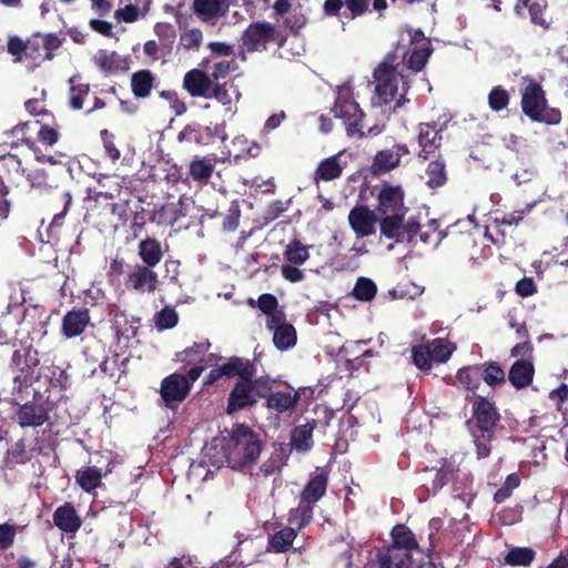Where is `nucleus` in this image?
<instances>
[{
  "label": "nucleus",
  "mask_w": 568,
  "mask_h": 568,
  "mask_svg": "<svg viewBox=\"0 0 568 568\" xmlns=\"http://www.w3.org/2000/svg\"><path fill=\"white\" fill-rule=\"evenodd\" d=\"M467 402L471 404V417L466 425L476 446L477 458L483 459L491 453V443L496 438L501 415L496 403L487 396L473 393Z\"/></svg>",
  "instance_id": "f257e3e1"
},
{
  "label": "nucleus",
  "mask_w": 568,
  "mask_h": 568,
  "mask_svg": "<svg viewBox=\"0 0 568 568\" xmlns=\"http://www.w3.org/2000/svg\"><path fill=\"white\" fill-rule=\"evenodd\" d=\"M236 372L237 381L227 396L229 415L255 406L268 389L266 375L256 377V365L253 361L243 357Z\"/></svg>",
  "instance_id": "f03ea898"
},
{
  "label": "nucleus",
  "mask_w": 568,
  "mask_h": 568,
  "mask_svg": "<svg viewBox=\"0 0 568 568\" xmlns=\"http://www.w3.org/2000/svg\"><path fill=\"white\" fill-rule=\"evenodd\" d=\"M263 446L264 443L258 433L246 424H235L223 446L229 467L240 470L254 465L263 450Z\"/></svg>",
  "instance_id": "7ed1b4c3"
},
{
  "label": "nucleus",
  "mask_w": 568,
  "mask_h": 568,
  "mask_svg": "<svg viewBox=\"0 0 568 568\" xmlns=\"http://www.w3.org/2000/svg\"><path fill=\"white\" fill-rule=\"evenodd\" d=\"M520 106L523 113L532 122L557 125L561 121V111L548 105L546 92L532 77L521 79Z\"/></svg>",
  "instance_id": "20e7f679"
},
{
  "label": "nucleus",
  "mask_w": 568,
  "mask_h": 568,
  "mask_svg": "<svg viewBox=\"0 0 568 568\" xmlns=\"http://www.w3.org/2000/svg\"><path fill=\"white\" fill-rule=\"evenodd\" d=\"M288 34L277 24L266 20L251 22L240 37V57L245 60L246 53L265 52L271 44L282 49L285 47Z\"/></svg>",
  "instance_id": "39448f33"
},
{
  "label": "nucleus",
  "mask_w": 568,
  "mask_h": 568,
  "mask_svg": "<svg viewBox=\"0 0 568 568\" xmlns=\"http://www.w3.org/2000/svg\"><path fill=\"white\" fill-rule=\"evenodd\" d=\"M444 239H447L452 246L466 253L476 246L474 227L468 222L457 221L442 231L439 230V223L436 220H430L426 230L419 232V240L426 245L436 247Z\"/></svg>",
  "instance_id": "423d86ee"
},
{
  "label": "nucleus",
  "mask_w": 568,
  "mask_h": 568,
  "mask_svg": "<svg viewBox=\"0 0 568 568\" xmlns=\"http://www.w3.org/2000/svg\"><path fill=\"white\" fill-rule=\"evenodd\" d=\"M327 487L328 471L317 468L300 495L298 507L291 511V517L294 515L300 517L298 528L310 524L314 506L326 494Z\"/></svg>",
  "instance_id": "0eeeda50"
},
{
  "label": "nucleus",
  "mask_w": 568,
  "mask_h": 568,
  "mask_svg": "<svg viewBox=\"0 0 568 568\" xmlns=\"http://www.w3.org/2000/svg\"><path fill=\"white\" fill-rule=\"evenodd\" d=\"M332 112L334 118L343 120L348 136H357L358 139L366 136L363 125L365 113L358 103L352 99L348 89H339Z\"/></svg>",
  "instance_id": "6e6552de"
},
{
  "label": "nucleus",
  "mask_w": 568,
  "mask_h": 568,
  "mask_svg": "<svg viewBox=\"0 0 568 568\" xmlns=\"http://www.w3.org/2000/svg\"><path fill=\"white\" fill-rule=\"evenodd\" d=\"M55 406L53 400L43 399L40 392H34L32 400L19 405L14 413V420L22 428L40 427L50 419V412Z\"/></svg>",
  "instance_id": "1a4fd4ad"
},
{
  "label": "nucleus",
  "mask_w": 568,
  "mask_h": 568,
  "mask_svg": "<svg viewBox=\"0 0 568 568\" xmlns=\"http://www.w3.org/2000/svg\"><path fill=\"white\" fill-rule=\"evenodd\" d=\"M266 378L268 382V389L266 390L265 396L262 397V399H265L264 407L275 412L276 414L293 412L301 400L302 389H294L291 385L285 384L287 390H274V386L278 381L270 375H266Z\"/></svg>",
  "instance_id": "9d476101"
},
{
  "label": "nucleus",
  "mask_w": 568,
  "mask_h": 568,
  "mask_svg": "<svg viewBox=\"0 0 568 568\" xmlns=\"http://www.w3.org/2000/svg\"><path fill=\"white\" fill-rule=\"evenodd\" d=\"M514 11L518 18L529 19L531 24L542 31L550 30L554 23L547 0H517Z\"/></svg>",
  "instance_id": "9b49d317"
},
{
  "label": "nucleus",
  "mask_w": 568,
  "mask_h": 568,
  "mask_svg": "<svg viewBox=\"0 0 568 568\" xmlns=\"http://www.w3.org/2000/svg\"><path fill=\"white\" fill-rule=\"evenodd\" d=\"M398 78L395 67L387 61L382 62L374 70V79L376 81L375 92L381 103L387 104L392 102L398 92Z\"/></svg>",
  "instance_id": "f8f14e48"
},
{
  "label": "nucleus",
  "mask_w": 568,
  "mask_h": 568,
  "mask_svg": "<svg viewBox=\"0 0 568 568\" xmlns=\"http://www.w3.org/2000/svg\"><path fill=\"white\" fill-rule=\"evenodd\" d=\"M405 191L400 185L385 182L377 194L376 211L384 214H406L408 209L404 204Z\"/></svg>",
  "instance_id": "ddd939ff"
},
{
  "label": "nucleus",
  "mask_w": 568,
  "mask_h": 568,
  "mask_svg": "<svg viewBox=\"0 0 568 568\" xmlns=\"http://www.w3.org/2000/svg\"><path fill=\"white\" fill-rule=\"evenodd\" d=\"M232 4L233 0H193L192 11L202 23L215 26L227 17Z\"/></svg>",
  "instance_id": "4468645a"
},
{
  "label": "nucleus",
  "mask_w": 568,
  "mask_h": 568,
  "mask_svg": "<svg viewBox=\"0 0 568 568\" xmlns=\"http://www.w3.org/2000/svg\"><path fill=\"white\" fill-rule=\"evenodd\" d=\"M158 274L153 267L135 264L128 273L124 285L129 291L140 294L153 293L158 288Z\"/></svg>",
  "instance_id": "2eb2a0df"
},
{
  "label": "nucleus",
  "mask_w": 568,
  "mask_h": 568,
  "mask_svg": "<svg viewBox=\"0 0 568 568\" xmlns=\"http://www.w3.org/2000/svg\"><path fill=\"white\" fill-rule=\"evenodd\" d=\"M378 213L366 205H355L348 214V223L357 237H368L376 233Z\"/></svg>",
  "instance_id": "dca6fc26"
},
{
  "label": "nucleus",
  "mask_w": 568,
  "mask_h": 568,
  "mask_svg": "<svg viewBox=\"0 0 568 568\" xmlns=\"http://www.w3.org/2000/svg\"><path fill=\"white\" fill-rule=\"evenodd\" d=\"M372 0H325L323 12L326 17H344L355 20L369 10Z\"/></svg>",
  "instance_id": "f3484780"
},
{
  "label": "nucleus",
  "mask_w": 568,
  "mask_h": 568,
  "mask_svg": "<svg viewBox=\"0 0 568 568\" xmlns=\"http://www.w3.org/2000/svg\"><path fill=\"white\" fill-rule=\"evenodd\" d=\"M190 390L191 384L182 374L173 373L161 382L160 394L168 407H172L175 403H182Z\"/></svg>",
  "instance_id": "a211bd4d"
},
{
  "label": "nucleus",
  "mask_w": 568,
  "mask_h": 568,
  "mask_svg": "<svg viewBox=\"0 0 568 568\" xmlns=\"http://www.w3.org/2000/svg\"><path fill=\"white\" fill-rule=\"evenodd\" d=\"M219 138L222 141L226 140L227 135L224 128L220 125L215 126H200V125H185L178 134L180 142L187 141L194 142L201 145L213 144L215 139Z\"/></svg>",
  "instance_id": "6ab92c4d"
},
{
  "label": "nucleus",
  "mask_w": 568,
  "mask_h": 568,
  "mask_svg": "<svg viewBox=\"0 0 568 568\" xmlns=\"http://www.w3.org/2000/svg\"><path fill=\"white\" fill-rule=\"evenodd\" d=\"M407 154H409V149L404 143H396L393 149L378 151L373 159L372 173L374 175H382L396 169L400 163V159Z\"/></svg>",
  "instance_id": "aec40b11"
},
{
  "label": "nucleus",
  "mask_w": 568,
  "mask_h": 568,
  "mask_svg": "<svg viewBox=\"0 0 568 568\" xmlns=\"http://www.w3.org/2000/svg\"><path fill=\"white\" fill-rule=\"evenodd\" d=\"M94 64L104 75L126 72L130 69V57H122L116 51L99 50L93 57Z\"/></svg>",
  "instance_id": "412c9836"
},
{
  "label": "nucleus",
  "mask_w": 568,
  "mask_h": 568,
  "mask_svg": "<svg viewBox=\"0 0 568 568\" xmlns=\"http://www.w3.org/2000/svg\"><path fill=\"white\" fill-rule=\"evenodd\" d=\"M91 322L90 312L85 307L72 308L62 318L61 333L67 338L80 336Z\"/></svg>",
  "instance_id": "4be33fe9"
},
{
  "label": "nucleus",
  "mask_w": 568,
  "mask_h": 568,
  "mask_svg": "<svg viewBox=\"0 0 568 568\" xmlns=\"http://www.w3.org/2000/svg\"><path fill=\"white\" fill-rule=\"evenodd\" d=\"M436 123H420L418 125L417 141L420 146L418 159L426 161L440 148L442 135Z\"/></svg>",
  "instance_id": "5701e85b"
},
{
  "label": "nucleus",
  "mask_w": 568,
  "mask_h": 568,
  "mask_svg": "<svg viewBox=\"0 0 568 568\" xmlns=\"http://www.w3.org/2000/svg\"><path fill=\"white\" fill-rule=\"evenodd\" d=\"M53 524L64 534H75L82 526V519L72 503L65 501L52 515Z\"/></svg>",
  "instance_id": "b1692460"
},
{
  "label": "nucleus",
  "mask_w": 568,
  "mask_h": 568,
  "mask_svg": "<svg viewBox=\"0 0 568 568\" xmlns=\"http://www.w3.org/2000/svg\"><path fill=\"white\" fill-rule=\"evenodd\" d=\"M412 561V552L394 545L383 547L376 554L378 568H406Z\"/></svg>",
  "instance_id": "393cba45"
},
{
  "label": "nucleus",
  "mask_w": 568,
  "mask_h": 568,
  "mask_svg": "<svg viewBox=\"0 0 568 568\" xmlns=\"http://www.w3.org/2000/svg\"><path fill=\"white\" fill-rule=\"evenodd\" d=\"M212 79L200 69H192L184 74L183 89L193 98H209Z\"/></svg>",
  "instance_id": "a878e982"
},
{
  "label": "nucleus",
  "mask_w": 568,
  "mask_h": 568,
  "mask_svg": "<svg viewBox=\"0 0 568 568\" xmlns=\"http://www.w3.org/2000/svg\"><path fill=\"white\" fill-rule=\"evenodd\" d=\"M40 364L39 352L32 344L23 347V365L21 366V374L14 377V384L18 385V389L27 388L31 385L34 369Z\"/></svg>",
  "instance_id": "bb28decb"
},
{
  "label": "nucleus",
  "mask_w": 568,
  "mask_h": 568,
  "mask_svg": "<svg viewBox=\"0 0 568 568\" xmlns=\"http://www.w3.org/2000/svg\"><path fill=\"white\" fill-rule=\"evenodd\" d=\"M111 462L108 463L105 469L97 466H89L78 469L75 473V481L85 493H91L102 485V476L111 473Z\"/></svg>",
  "instance_id": "cd10ccee"
},
{
  "label": "nucleus",
  "mask_w": 568,
  "mask_h": 568,
  "mask_svg": "<svg viewBox=\"0 0 568 568\" xmlns=\"http://www.w3.org/2000/svg\"><path fill=\"white\" fill-rule=\"evenodd\" d=\"M535 376V366L530 359H518L513 363L508 372V381L516 389L531 385Z\"/></svg>",
  "instance_id": "c85d7f7f"
},
{
  "label": "nucleus",
  "mask_w": 568,
  "mask_h": 568,
  "mask_svg": "<svg viewBox=\"0 0 568 568\" xmlns=\"http://www.w3.org/2000/svg\"><path fill=\"white\" fill-rule=\"evenodd\" d=\"M216 156H194L189 164V176L200 184H207L214 173Z\"/></svg>",
  "instance_id": "c756f323"
},
{
  "label": "nucleus",
  "mask_w": 568,
  "mask_h": 568,
  "mask_svg": "<svg viewBox=\"0 0 568 568\" xmlns=\"http://www.w3.org/2000/svg\"><path fill=\"white\" fill-rule=\"evenodd\" d=\"M406 214H378L381 235L387 240L400 242L404 236V220Z\"/></svg>",
  "instance_id": "7c9ffc66"
},
{
  "label": "nucleus",
  "mask_w": 568,
  "mask_h": 568,
  "mask_svg": "<svg viewBox=\"0 0 568 568\" xmlns=\"http://www.w3.org/2000/svg\"><path fill=\"white\" fill-rule=\"evenodd\" d=\"M457 470L453 462L444 459L442 466L436 469L434 477L429 481L425 478L423 479V486L428 493L435 495L453 479Z\"/></svg>",
  "instance_id": "2f4dec72"
},
{
  "label": "nucleus",
  "mask_w": 568,
  "mask_h": 568,
  "mask_svg": "<svg viewBox=\"0 0 568 568\" xmlns=\"http://www.w3.org/2000/svg\"><path fill=\"white\" fill-rule=\"evenodd\" d=\"M316 426L317 420L312 419L292 429L291 444L297 452H308L313 447L312 435Z\"/></svg>",
  "instance_id": "473e14b6"
},
{
  "label": "nucleus",
  "mask_w": 568,
  "mask_h": 568,
  "mask_svg": "<svg viewBox=\"0 0 568 568\" xmlns=\"http://www.w3.org/2000/svg\"><path fill=\"white\" fill-rule=\"evenodd\" d=\"M478 364L464 366L459 368L456 373V379L462 388H464L467 393L465 395V400L467 402V397H469L473 393H477L481 385V375L479 371Z\"/></svg>",
  "instance_id": "72a5a7b5"
},
{
  "label": "nucleus",
  "mask_w": 568,
  "mask_h": 568,
  "mask_svg": "<svg viewBox=\"0 0 568 568\" xmlns=\"http://www.w3.org/2000/svg\"><path fill=\"white\" fill-rule=\"evenodd\" d=\"M138 255L142 265L155 267L163 258L161 243L154 237H146L138 245Z\"/></svg>",
  "instance_id": "f704fd0d"
},
{
  "label": "nucleus",
  "mask_w": 568,
  "mask_h": 568,
  "mask_svg": "<svg viewBox=\"0 0 568 568\" xmlns=\"http://www.w3.org/2000/svg\"><path fill=\"white\" fill-rule=\"evenodd\" d=\"M156 78L148 69L139 70L131 77V90L136 99H146L150 97L155 85Z\"/></svg>",
  "instance_id": "c9c22d12"
},
{
  "label": "nucleus",
  "mask_w": 568,
  "mask_h": 568,
  "mask_svg": "<svg viewBox=\"0 0 568 568\" xmlns=\"http://www.w3.org/2000/svg\"><path fill=\"white\" fill-rule=\"evenodd\" d=\"M31 460V455L27 450V444L24 438H20L13 445H11L4 456L3 466L7 469H14L18 465H24Z\"/></svg>",
  "instance_id": "e433bc0d"
},
{
  "label": "nucleus",
  "mask_w": 568,
  "mask_h": 568,
  "mask_svg": "<svg viewBox=\"0 0 568 568\" xmlns=\"http://www.w3.org/2000/svg\"><path fill=\"white\" fill-rule=\"evenodd\" d=\"M339 158L341 153L321 161L317 169L315 170L314 179L316 181L322 180L328 182L341 178L343 173V166L339 163Z\"/></svg>",
  "instance_id": "4c0bfd02"
},
{
  "label": "nucleus",
  "mask_w": 568,
  "mask_h": 568,
  "mask_svg": "<svg viewBox=\"0 0 568 568\" xmlns=\"http://www.w3.org/2000/svg\"><path fill=\"white\" fill-rule=\"evenodd\" d=\"M433 49L428 42L416 44L409 52L404 55L405 63L408 69L419 72L426 65Z\"/></svg>",
  "instance_id": "58836bf2"
},
{
  "label": "nucleus",
  "mask_w": 568,
  "mask_h": 568,
  "mask_svg": "<svg viewBox=\"0 0 568 568\" xmlns=\"http://www.w3.org/2000/svg\"><path fill=\"white\" fill-rule=\"evenodd\" d=\"M243 357L232 356L225 363L212 368L206 376L205 384L212 385L222 377L232 378L236 376V369Z\"/></svg>",
  "instance_id": "ea45409f"
},
{
  "label": "nucleus",
  "mask_w": 568,
  "mask_h": 568,
  "mask_svg": "<svg viewBox=\"0 0 568 568\" xmlns=\"http://www.w3.org/2000/svg\"><path fill=\"white\" fill-rule=\"evenodd\" d=\"M478 366L480 368L481 381H484L489 387L494 388L505 383L506 373L498 362H485L478 364Z\"/></svg>",
  "instance_id": "a19ab883"
},
{
  "label": "nucleus",
  "mask_w": 568,
  "mask_h": 568,
  "mask_svg": "<svg viewBox=\"0 0 568 568\" xmlns=\"http://www.w3.org/2000/svg\"><path fill=\"white\" fill-rule=\"evenodd\" d=\"M273 343L282 352L293 348L297 343L295 327L290 323L278 326L273 333Z\"/></svg>",
  "instance_id": "79ce46f5"
},
{
  "label": "nucleus",
  "mask_w": 568,
  "mask_h": 568,
  "mask_svg": "<svg viewBox=\"0 0 568 568\" xmlns=\"http://www.w3.org/2000/svg\"><path fill=\"white\" fill-rule=\"evenodd\" d=\"M392 545L406 551L418 549L414 532L405 525H396L392 530Z\"/></svg>",
  "instance_id": "37998d69"
},
{
  "label": "nucleus",
  "mask_w": 568,
  "mask_h": 568,
  "mask_svg": "<svg viewBox=\"0 0 568 568\" xmlns=\"http://www.w3.org/2000/svg\"><path fill=\"white\" fill-rule=\"evenodd\" d=\"M121 186L116 181H113L111 176H103L99 179L95 187H90L88 191L89 197L98 199H114L120 194Z\"/></svg>",
  "instance_id": "c03bdc74"
},
{
  "label": "nucleus",
  "mask_w": 568,
  "mask_h": 568,
  "mask_svg": "<svg viewBox=\"0 0 568 568\" xmlns=\"http://www.w3.org/2000/svg\"><path fill=\"white\" fill-rule=\"evenodd\" d=\"M425 173L427 176L426 184L432 189L443 186L447 182L446 164L442 159L430 161Z\"/></svg>",
  "instance_id": "a18cd8bd"
},
{
  "label": "nucleus",
  "mask_w": 568,
  "mask_h": 568,
  "mask_svg": "<svg viewBox=\"0 0 568 568\" xmlns=\"http://www.w3.org/2000/svg\"><path fill=\"white\" fill-rule=\"evenodd\" d=\"M425 345L428 348L433 361L438 364L446 363L455 349L447 339L440 337L434 338L425 343Z\"/></svg>",
  "instance_id": "49530a36"
},
{
  "label": "nucleus",
  "mask_w": 568,
  "mask_h": 568,
  "mask_svg": "<svg viewBox=\"0 0 568 568\" xmlns=\"http://www.w3.org/2000/svg\"><path fill=\"white\" fill-rule=\"evenodd\" d=\"M377 294V286L373 280L359 276L352 291V296L359 302H372Z\"/></svg>",
  "instance_id": "de8ad7c7"
},
{
  "label": "nucleus",
  "mask_w": 568,
  "mask_h": 568,
  "mask_svg": "<svg viewBox=\"0 0 568 568\" xmlns=\"http://www.w3.org/2000/svg\"><path fill=\"white\" fill-rule=\"evenodd\" d=\"M297 531L292 527H285L276 531L270 539V547L275 552H286L293 545Z\"/></svg>",
  "instance_id": "09e8293b"
},
{
  "label": "nucleus",
  "mask_w": 568,
  "mask_h": 568,
  "mask_svg": "<svg viewBox=\"0 0 568 568\" xmlns=\"http://www.w3.org/2000/svg\"><path fill=\"white\" fill-rule=\"evenodd\" d=\"M536 551L528 547L511 548L505 556V562L509 566L528 567L535 559Z\"/></svg>",
  "instance_id": "8fccbe9b"
},
{
  "label": "nucleus",
  "mask_w": 568,
  "mask_h": 568,
  "mask_svg": "<svg viewBox=\"0 0 568 568\" xmlns=\"http://www.w3.org/2000/svg\"><path fill=\"white\" fill-rule=\"evenodd\" d=\"M210 347L211 343L209 339L195 342L179 354L180 361L186 365L194 362H201L203 355L210 349Z\"/></svg>",
  "instance_id": "3c124183"
},
{
  "label": "nucleus",
  "mask_w": 568,
  "mask_h": 568,
  "mask_svg": "<svg viewBox=\"0 0 568 568\" xmlns=\"http://www.w3.org/2000/svg\"><path fill=\"white\" fill-rule=\"evenodd\" d=\"M510 102V94L503 85H495L488 93V105L491 111L506 110Z\"/></svg>",
  "instance_id": "603ef678"
},
{
  "label": "nucleus",
  "mask_w": 568,
  "mask_h": 568,
  "mask_svg": "<svg viewBox=\"0 0 568 568\" xmlns=\"http://www.w3.org/2000/svg\"><path fill=\"white\" fill-rule=\"evenodd\" d=\"M284 256L291 264L301 265L308 260L310 253L307 246L303 245L298 240H293L286 246Z\"/></svg>",
  "instance_id": "864d4df0"
},
{
  "label": "nucleus",
  "mask_w": 568,
  "mask_h": 568,
  "mask_svg": "<svg viewBox=\"0 0 568 568\" xmlns=\"http://www.w3.org/2000/svg\"><path fill=\"white\" fill-rule=\"evenodd\" d=\"M69 91V105L72 110H81L85 98L89 95L90 85L88 83H73V78L70 79Z\"/></svg>",
  "instance_id": "5fc2aeb1"
},
{
  "label": "nucleus",
  "mask_w": 568,
  "mask_h": 568,
  "mask_svg": "<svg viewBox=\"0 0 568 568\" xmlns=\"http://www.w3.org/2000/svg\"><path fill=\"white\" fill-rule=\"evenodd\" d=\"M36 123L40 124V129L38 131V140L48 146L54 145L60 139L59 125H51L48 120L43 122L38 120ZM55 123V121L53 122Z\"/></svg>",
  "instance_id": "6e6d98bb"
},
{
  "label": "nucleus",
  "mask_w": 568,
  "mask_h": 568,
  "mask_svg": "<svg viewBox=\"0 0 568 568\" xmlns=\"http://www.w3.org/2000/svg\"><path fill=\"white\" fill-rule=\"evenodd\" d=\"M237 68L239 64L234 58L231 60H222L214 63L212 72L209 75L212 79V83L220 82V80L227 78L230 73L236 71Z\"/></svg>",
  "instance_id": "4d7b16f0"
},
{
  "label": "nucleus",
  "mask_w": 568,
  "mask_h": 568,
  "mask_svg": "<svg viewBox=\"0 0 568 568\" xmlns=\"http://www.w3.org/2000/svg\"><path fill=\"white\" fill-rule=\"evenodd\" d=\"M182 205V200H180L178 203H169L166 205H162L159 210L160 216L163 217L161 222H164L169 225H174L181 217L185 216Z\"/></svg>",
  "instance_id": "13d9d810"
},
{
  "label": "nucleus",
  "mask_w": 568,
  "mask_h": 568,
  "mask_svg": "<svg viewBox=\"0 0 568 568\" xmlns=\"http://www.w3.org/2000/svg\"><path fill=\"white\" fill-rule=\"evenodd\" d=\"M155 326L159 331L173 328L179 322V315L172 307H164L154 316Z\"/></svg>",
  "instance_id": "bf43d9fd"
},
{
  "label": "nucleus",
  "mask_w": 568,
  "mask_h": 568,
  "mask_svg": "<svg viewBox=\"0 0 568 568\" xmlns=\"http://www.w3.org/2000/svg\"><path fill=\"white\" fill-rule=\"evenodd\" d=\"M412 359L417 368L425 372L429 371L434 363L425 343L413 347Z\"/></svg>",
  "instance_id": "052dcab7"
},
{
  "label": "nucleus",
  "mask_w": 568,
  "mask_h": 568,
  "mask_svg": "<svg viewBox=\"0 0 568 568\" xmlns=\"http://www.w3.org/2000/svg\"><path fill=\"white\" fill-rule=\"evenodd\" d=\"M520 485V478L518 474L513 473L508 475L503 484V486L494 494V501L497 504L504 503L511 496V493L515 488Z\"/></svg>",
  "instance_id": "680f3d73"
},
{
  "label": "nucleus",
  "mask_w": 568,
  "mask_h": 568,
  "mask_svg": "<svg viewBox=\"0 0 568 568\" xmlns=\"http://www.w3.org/2000/svg\"><path fill=\"white\" fill-rule=\"evenodd\" d=\"M2 170L8 174H20L26 173V169L22 166V161L16 154L8 153L0 158Z\"/></svg>",
  "instance_id": "e2e57ef3"
},
{
  "label": "nucleus",
  "mask_w": 568,
  "mask_h": 568,
  "mask_svg": "<svg viewBox=\"0 0 568 568\" xmlns=\"http://www.w3.org/2000/svg\"><path fill=\"white\" fill-rule=\"evenodd\" d=\"M241 209L236 201H233L223 219V230L234 232L240 224Z\"/></svg>",
  "instance_id": "0e129e2a"
},
{
  "label": "nucleus",
  "mask_w": 568,
  "mask_h": 568,
  "mask_svg": "<svg viewBox=\"0 0 568 568\" xmlns=\"http://www.w3.org/2000/svg\"><path fill=\"white\" fill-rule=\"evenodd\" d=\"M154 32L163 45H171L175 41L176 31L169 22H158L154 26Z\"/></svg>",
  "instance_id": "69168bd1"
},
{
  "label": "nucleus",
  "mask_w": 568,
  "mask_h": 568,
  "mask_svg": "<svg viewBox=\"0 0 568 568\" xmlns=\"http://www.w3.org/2000/svg\"><path fill=\"white\" fill-rule=\"evenodd\" d=\"M27 58L32 60H43V42L40 33L33 34L27 40Z\"/></svg>",
  "instance_id": "338daca9"
},
{
  "label": "nucleus",
  "mask_w": 568,
  "mask_h": 568,
  "mask_svg": "<svg viewBox=\"0 0 568 568\" xmlns=\"http://www.w3.org/2000/svg\"><path fill=\"white\" fill-rule=\"evenodd\" d=\"M256 306L265 315H272L280 310L276 296L271 293L261 294L256 301Z\"/></svg>",
  "instance_id": "774afa93"
}]
</instances>
